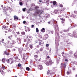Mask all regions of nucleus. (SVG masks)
I'll return each mask as SVG.
<instances>
[{"mask_svg": "<svg viewBox=\"0 0 77 77\" xmlns=\"http://www.w3.org/2000/svg\"><path fill=\"white\" fill-rule=\"evenodd\" d=\"M2 29H5L7 30L5 31V32H7V33H8V32H11V29H8V26H6L5 25H4L2 27Z\"/></svg>", "mask_w": 77, "mask_h": 77, "instance_id": "obj_1", "label": "nucleus"}, {"mask_svg": "<svg viewBox=\"0 0 77 77\" xmlns=\"http://www.w3.org/2000/svg\"><path fill=\"white\" fill-rule=\"evenodd\" d=\"M35 13L37 14H41L42 13V10H37Z\"/></svg>", "mask_w": 77, "mask_h": 77, "instance_id": "obj_2", "label": "nucleus"}, {"mask_svg": "<svg viewBox=\"0 0 77 77\" xmlns=\"http://www.w3.org/2000/svg\"><path fill=\"white\" fill-rule=\"evenodd\" d=\"M2 69H3V70H4V69H5V67L2 66L1 68L0 69V71L2 74H3L4 73V72L2 70Z\"/></svg>", "mask_w": 77, "mask_h": 77, "instance_id": "obj_3", "label": "nucleus"}, {"mask_svg": "<svg viewBox=\"0 0 77 77\" xmlns=\"http://www.w3.org/2000/svg\"><path fill=\"white\" fill-rule=\"evenodd\" d=\"M39 45H42V44H44V42H43V41H42V40H39Z\"/></svg>", "mask_w": 77, "mask_h": 77, "instance_id": "obj_4", "label": "nucleus"}, {"mask_svg": "<svg viewBox=\"0 0 77 77\" xmlns=\"http://www.w3.org/2000/svg\"><path fill=\"white\" fill-rule=\"evenodd\" d=\"M14 17L15 21H17V20H18V17L17 16L15 15L14 16Z\"/></svg>", "mask_w": 77, "mask_h": 77, "instance_id": "obj_5", "label": "nucleus"}, {"mask_svg": "<svg viewBox=\"0 0 77 77\" xmlns=\"http://www.w3.org/2000/svg\"><path fill=\"white\" fill-rule=\"evenodd\" d=\"M47 38H48V35H45L43 37V39L44 40H46L47 39Z\"/></svg>", "mask_w": 77, "mask_h": 77, "instance_id": "obj_6", "label": "nucleus"}, {"mask_svg": "<svg viewBox=\"0 0 77 77\" xmlns=\"http://www.w3.org/2000/svg\"><path fill=\"white\" fill-rule=\"evenodd\" d=\"M34 57H35V60H38V56L37 55H35L34 56Z\"/></svg>", "mask_w": 77, "mask_h": 77, "instance_id": "obj_7", "label": "nucleus"}, {"mask_svg": "<svg viewBox=\"0 0 77 77\" xmlns=\"http://www.w3.org/2000/svg\"><path fill=\"white\" fill-rule=\"evenodd\" d=\"M4 53V54H6V55H7V56H8V55H9V53L8 52L5 51Z\"/></svg>", "mask_w": 77, "mask_h": 77, "instance_id": "obj_8", "label": "nucleus"}, {"mask_svg": "<svg viewBox=\"0 0 77 77\" xmlns=\"http://www.w3.org/2000/svg\"><path fill=\"white\" fill-rule=\"evenodd\" d=\"M41 31L43 33H44V32H45V28H43L42 29H41Z\"/></svg>", "mask_w": 77, "mask_h": 77, "instance_id": "obj_9", "label": "nucleus"}, {"mask_svg": "<svg viewBox=\"0 0 77 77\" xmlns=\"http://www.w3.org/2000/svg\"><path fill=\"white\" fill-rule=\"evenodd\" d=\"M51 72V70H48L47 72V74L48 75H49Z\"/></svg>", "mask_w": 77, "mask_h": 77, "instance_id": "obj_10", "label": "nucleus"}, {"mask_svg": "<svg viewBox=\"0 0 77 77\" xmlns=\"http://www.w3.org/2000/svg\"><path fill=\"white\" fill-rule=\"evenodd\" d=\"M42 66L41 65H40L39 66V69H40L41 70V69H42Z\"/></svg>", "mask_w": 77, "mask_h": 77, "instance_id": "obj_11", "label": "nucleus"}, {"mask_svg": "<svg viewBox=\"0 0 77 77\" xmlns=\"http://www.w3.org/2000/svg\"><path fill=\"white\" fill-rule=\"evenodd\" d=\"M2 61L3 62L5 63L6 61V59L5 58H3L2 59Z\"/></svg>", "mask_w": 77, "mask_h": 77, "instance_id": "obj_12", "label": "nucleus"}, {"mask_svg": "<svg viewBox=\"0 0 77 77\" xmlns=\"http://www.w3.org/2000/svg\"><path fill=\"white\" fill-rule=\"evenodd\" d=\"M53 5H56V4H57V2H56V1H53Z\"/></svg>", "mask_w": 77, "mask_h": 77, "instance_id": "obj_13", "label": "nucleus"}, {"mask_svg": "<svg viewBox=\"0 0 77 77\" xmlns=\"http://www.w3.org/2000/svg\"><path fill=\"white\" fill-rule=\"evenodd\" d=\"M49 64H50V65H52V61L51 60H49L48 62Z\"/></svg>", "mask_w": 77, "mask_h": 77, "instance_id": "obj_14", "label": "nucleus"}, {"mask_svg": "<svg viewBox=\"0 0 77 77\" xmlns=\"http://www.w3.org/2000/svg\"><path fill=\"white\" fill-rule=\"evenodd\" d=\"M10 42V41H7L5 44H7V45H9V44Z\"/></svg>", "mask_w": 77, "mask_h": 77, "instance_id": "obj_15", "label": "nucleus"}, {"mask_svg": "<svg viewBox=\"0 0 77 77\" xmlns=\"http://www.w3.org/2000/svg\"><path fill=\"white\" fill-rule=\"evenodd\" d=\"M29 47L31 49H32L33 48V45H30L29 46Z\"/></svg>", "mask_w": 77, "mask_h": 77, "instance_id": "obj_16", "label": "nucleus"}, {"mask_svg": "<svg viewBox=\"0 0 77 77\" xmlns=\"http://www.w3.org/2000/svg\"><path fill=\"white\" fill-rule=\"evenodd\" d=\"M6 61L7 62H8V63H9L10 62V60H9V59H7L6 60Z\"/></svg>", "mask_w": 77, "mask_h": 77, "instance_id": "obj_17", "label": "nucleus"}, {"mask_svg": "<svg viewBox=\"0 0 77 77\" xmlns=\"http://www.w3.org/2000/svg\"><path fill=\"white\" fill-rule=\"evenodd\" d=\"M55 30H57L59 31V27H58V26H57V27H56V28H55Z\"/></svg>", "mask_w": 77, "mask_h": 77, "instance_id": "obj_18", "label": "nucleus"}, {"mask_svg": "<svg viewBox=\"0 0 77 77\" xmlns=\"http://www.w3.org/2000/svg\"><path fill=\"white\" fill-rule=\"evenodd\" d=\"M26 69L27 71H30V68L29 67H27L26 68Z\"/></svg>", "mask_w": 77, "mask_h": 77, "instance_id": "obj_19", "label": "nucleus"}, {"mask_svg": "<svg viewBox=\"0 0 77 77\" xmlns=\"http://www.w3.org/2000/svg\"><path fill=\"white\" fill-rule=\"evenodd\" d=\"M21 34L22 35H25V32H21Z\"/></svg>", "mask_w": 77, "mask_h": 77, "instance_id": "obj_20", "label": "nucleus"}, {"mask_svg": "<svg viewBox=\"0 0 77 77\" xmlns=\"http://www.w3.org/2000/svg\"><path fill=\"white\" fill-rule=\"evenodd\" d=\"M36 32H37V33H38V32H39V29H38V28H36Z\"/></svg>", "mask_w": 77, "mask_h": 77, "instance_id": "obj_21", "label": "nucleus"}, {"mask_svg": "<svg viewBox=\"0 0 77 77\" xmlns=\"http://www.w3.org/2000/svg\"><path fill=\"white\" fill-rule=\"evenodd\" d=\"M46 65H47L48 66V65H50V64L49 62H48L47 63H46Z\"/></svg>", "mask_w": 77, "mask_h": 77, "instance_id": "obj_22", "label": "nucleus"}, {"mask_svg": "<svg viewBox=\"0 0 77 77\" xmlns=\"http://www.w3.org/2000/svg\"><path fill=\"white\" fill-rule=\"evenodd\" d=\"M26 8H23L22 10L23 12H25L26 11Z\"/></svg>", "mask_w": 77, "mask_h": 77, "instance_id": "obj_23", "label": "nucleus"}, {"mask_svg": "<svg viewBox=\"0 0 77 77\" xmlns=\"http://www.w3.org/2000/svg\"><path fill=\"white\" fill-rule=\"evenodd\" d=\"M60 20H61L62 21H65V19H63V18H61Z\"/></svg>", "mask_w": 77, "mask_h": 77, "instance_id": "obj_24", "label": "nucleus"}, {"mask_svg": "<svg viewBox=\"0 0 77 77\" xmlns=\"http://www.w3.org/2000/svg\"><path fill=\"white\" fill-rule=\"evenodd\" d=\"M38 37H39V38H40V39H42V35H39Z\"/></svg>", "mask_w": 77, "mask_h": 77, "instance_id": "obj_25", "label": "nucleus"}, {"mask_svg": "<svg viewBox=\"0 0 77 77\" xmlns=\"http://www.w3.org/2000/svg\"><path fill=\"white\" fill-rule=\"evenodd\" d=\"M30 30V29L29 28V27L27 28V30L28 31V32H29Z\"/></svg>", "mask_w": 77, "mask_h": 77, "instance_id": "obj_26", "label": "nucleus"}, {"mask_svg": "<svg viewBox=\"0 0 77 77\" xmlns=\"http://www.w3.org/2000/svg\"><path fill=\"white\" fill-rule=\"evenodd\" d=\"M74 56H75V57H77V53H75L74 54Z\"/></svg>", "mask_w": 77, "mask_h": 77, "instance_id": "obj_27", "label": "nucleus"}, {"mask_svg": "<svg viewBox=\"0 0 77 77\" xmlns=\"http://www.w3.org/2000/svg\"><path fill=\"white\" fill-rule=\"evenodd\" d=\"M11 9V8L9 7H8L7 8V10L8 11V10H9Z\"/></svg>", "mask_w": 77, "mask_h": 77, "instance_id": "obj_28", "label": "nucleus"}, {"mask_svg": "<svg viewBox=\"0 0 77 77\" xmlns=\"http://www.w3.org/2000/svg\"><path fill=\"white\" fill-rule=\"evenodd\" d=\"M11 38H12V35H11L10 36H9L8 37V38H9V39H11Z\"/></svg>", "mask_w": 77, "mask_h": 77, "instance_id": "obj_29", "label": "nucleus"}, {"mask_svg": "<svg viewBox=\"0 0 77 77\" xmlns=\"http://www.w3.org/2000/svg\"><path fill=\"white\" fill-rule=\"evenodd\" d=\"M65 9V8H63L61 9V11H64V10Z\"/></svg>", "mask_w": 77, "mask_h": 77, "instance_id": "obj_30", "label": "nucleus"}, {"mask_svg": "<svg viewBox=\"0 0 77 77\" xmlns=\"http://www.w3.org/2000/svg\"><path fill=\"white\" fill-rule=\"evenodd\" d=\"M68 32V30H64V32Z\"/></svg>", "mask_w": 77, "mask_h": 77, "instance_id": "obj_31", "label": "nucleus"}, {"mask_svg": "<svg viewBox=\"0 0 77 77\" xmlns=\"http://www.w3.org/2000/svg\"><path fill=\"white\" fill-rule=\"evenodd\" d=\"M39 7L38 6H36L35 8H34L36 9H38V8H39Z\"/></svg>", "mask_w": 77, "mask_h": 77, "instance_id": "obj_32", "label": "nucleus"}, {"mask_svg": "<svg viewBox=\"0 0 77 77\" xmlns=\"http://www.w3.org/2000/svg\"><path fill=\"white\" fill-rule=\"evenodd\" d=\"M21 64L19 63L18 64V66H19V67H21Z\"/></svg>", "mask_w": 77, "mask_h": 77, "instance_id": "obj_33", "label": "nucleus"}, {"mask_svg": "<svg viewBox=\"0 0 77 77\" xmlns=\"http://www.w3.org/2000/svg\"><path fill=\"white\" fill-rule=\"evenodd\" d=\"M15 44V42H13L12 43V45H14V44Z\"/></svg>", "mask_w": 77, "mask_h": 77, "instance_id": "obj_34", "label": "nucleus"}, {"mask_svg": "<svg viewBox=\"0 0 77 77\" xmlns=\"http://www.w3.org/2000/svg\"><path fill=\"white\" fill-rule=\"evenodd\" d=\"M42 50H43V49L41 48L40 49V51H42Z\"/></svg>", "mask_w": 77, "mask_h": 77, "instance_id": "obj_35", "label": "nucleus"}, {"mask_svg": "<svg viewBox=\"0 0 77 77\" xmlns=\"http://www.w3.org/2000/svg\"><path fill=\"white\" fill-rule=\"evenodd\" d=\"M20 6H22V5H23V3L20 2Z\"/></svg>", "mask_w": 77, "mask_h": 77, "instance_id": "obj_36", "label": "nucleus"}, {"mask_svg": "<svg viewBox=\"0 0 77 77\" xmlns=\"http://www.w3.org/2000/svg\"><path fill=\"white\" fill-rule=\"evenodd\" d=\"M17 39L19 41H21V38H17Z\"/></svg>", "mask_w": 77, "mask_h": 77, "instance_id": "obj_37", "label": "nucleus"}, {"mask_svg": "<svg viewBox=\"0 0 77 77\" xmlns=\"http://www.w3.org/2000/svg\"><path fill=\"white\" fill-rule=\"evenodd\" d=\"M66 64H64L63 65V66H64V68H65L66 67Z\"/></svg>", "mask_w": 77, "mask_h": 77, "instance_id": "obj_38", "label": "nucleus"}, {"mask_svg": "<svg viewBox=\"0 0 77 77\" xmlns=\"http://www.w3.org/2000/svg\"><path fill=\"white\" fill-rule=\"evenodd\" d=\"M60 8H63V5L62 4L60 5Z\"/></svg>", "mask_w": 77, "mask_h": 77, "instance_id": "obj_39", "label": "nucleus"}, {"mask_svg": "<svg viewBox=\"0 0 77 77\" xmlns=\"http://www.w3.org/2000/svg\"><path fill=\"white\" fill-rule=\"evenodd\" d=\"M74 14H77V11H74Z\"/></svg>", "mask_w": 77, "mask_h": 77, "instance_id": "obj_40", "label": "nucleus"}, {"mask_svg": "<svg viewBox=\"0 0 77 77\" xmlns=\"http://www.w3.org/2000/svg\"><path fill=\"white\" fill-rule=\"evenodd\" d=\"M46 47H48V46H49V45H48V44H46Z\"/></svg>", "mask_w": 77, "mask_h": 77, "instance_id": "obj_41", "label": "nucleus"}, {"mask_svg": "<svg viewBox=\"0 0 77 77\" xmlns=\"http://www.w3.org/2000/svg\"><path fill=\"white\" fill-rule=\"evenodd\" d=\"M23 23V24H26V22L25 21H24Z\"/></svg>", "mask_w": 77, "mask_h": 77, "instance_id": "obj_42", "label": "nucleus"}, {"mask_svg": "<svg viewBox=\"0 0 77 77\" xmlns=\"http://www.w3.org/2000/svg\"><path fill=\"white\" fill-rule=\"evenodd\" d=\"M64 64L63 63H61V66H63V65H64Z\"/></svg>", "mask_w": 77, "mask_h": 77, "instance_id": "obj_43", "label": "nucleus"}, {"mask_svg": "<svg viewBox=\"0 0 77 77\" xmlns=\"http://www.w3.org/2000/svg\"><path fill=\"white\" fill-rule=\"evenodd\" d=\"M47 59H50V56H48L47 57Z\"/></svg>", "mask_w": 77, "mask_h": 77, "instance_id": "obj_44", "label": "nucleus"}, {"mask_svg": "<svg viewBox=\"0 0 77 77\" xmlns=\"http://www.w3.org/2000/svg\"><path fill=\"white\" fill-rule=\"evenodd\" d=\"M39 45H37L36 46V48H39Z\"/></svg>", "mask_w": 77, "mask_h": 77, "instance_id": "obj_45", "label": "nucleus"}, {"mask_svg": "<svg viewBox=\"0 0 77 77\" xmlns=\"http://www.w3.org/2000/svg\"><path fill=\"white\" fill-rule=\"evenodd\" d=\"M16 33H17L18 35H20V32H16Z\"/></svg>", "mask_w": 77, "mask_h": 77, "instance_id": "obj_46", "label": "nucleus"}, {"mask_svg": "<svg viewBox=\"0 0 77 77\" xmlns=\"http://www.w3.org/2000/svg\"><path fill=\"white\" fill-rule=\"evenodd\" d=\"M69 74V72H67V74L68 75V74Z\"/></svg>", "mask_w": 77, "mask_h": 77, "instance_id": "obj_47", "label": "nucleus"}, {"mask_svg": "<svg viewBox=\"0 0 77 77\" xmlns=\"http://www.w3.org/2000/svg\"><path fill=\"white\" fill-rule=\"evenodd\" d=\"M65 60V61H66V62H67V61H68V59H66Z\"/></svg>", "mask_w": 77, "mask_h": 77, "instance_id": "obj_48", "label": "nucleus"}, {"mask_svg": "<svg viewBox=\"0 0 77 77\" xmlns=\"http://www.w3.org/2000/svg\"><path fill=\"white\" fill-rule=\"evenodd\" d=\"M32 27L33 28V27H34V25H32Z\"/></svg>", "mask_w": 77, "mask_h": 77, "instance_id": "obj_49", "label": "nucleus"}, {"mask_svg": "<svg viewBox=\"0 0 77 77\" xmlns=\"http://www.w3.org/2000/svg\"><path fill=\"white\" fill-rule=\"evenodd\" d=\"M38 61H41V58H40L38 60Z\"/></svg>", "mask_w": 77, "mask_h": 77, "instance_id": "obj_50", "label": "nucleus"}, {"mask_svg": "<svg viewBox=\"0 0 77 77\" xmlns=\"http://www.w3.org/2000/svg\"><path fill=\"white\" fill-rule=\"evenodd\" d=\"M24 42H26V39H24Z\"/></svg>", "mask_w": 77, "mask_h": 77, "instance_id": "obj_51", "label": "nucleus"}, {"mask_svg": "<svg viewBox=\"0 0 77 77\" xmlns=\"http://www.w3.org/2000/svg\"><path fill=\"white\" fill-rule=\"evenodd\" d=\"M50 23H51L49 21V22H48V23L49 24H50Z\"/></svg>", "mask_w": 77, "mask_h": 77, "instance_id": "obj_52", "label": "nucleus"}, {"mask_svg": "<svg viewBox=\"0 0 77 77\" xmlns=\"http://www.w3.org/2000/svg\"><path fill=\"white\" fill-rule=\"evenodd\" d=\"M49 0H48L46 1V3H48V1H49Z\"/></svg>", "mask_w": 77, "mask_h": 77, "instance_id": "obj_53", "label": "nucleus"}, {"mask_svg": "<svg viewBox=\"0 0 77 77\" xmlns=\"http://www.w3.org/2000/svg\"><path fill=\"white\" fill-rule=\"evenodd\" d=\"M62 24H63L64 23H65L63 21L62 22Z\"/></svg>", "mask_w": 77, "mask_h": 77, "instance_id": "obj_54", "label": "nucleus"}, {"mask_svg": "<svg viewBox=\"0 0 77 77\" xmlns=\"http://www.w3.org/2000/svg\"><path fill=\"white\" fill-rule=\"evenodd\" d=\"M62 54H64V52H63L62 53Z\"/></svg>", "mask_w": 77, "mask_h": 77, "instance_id": "obj_55", "label": "nucleus"}, {"mask_svg": "<svg viewBox=\"0 0 77 77\" xmlns=\"http://www.w3.org/2000/svg\"><path fill=\"white\" fill-rule=\"evenodd\" d=\"M38 16H39V17H41V14H39L38 15Z\"/></svg>", "mask_w": 77, "mask_h": 77, "instance_id": "obj_56", "label": "nucleus"}, {"mask_svg": "<svg viewBox=\"0 0 77 77\" xmlns=\"http://www.w3.org/2000/svg\"><path fill=\"white\" fill-rule=\"evenodd\" d=\"M13 63V61H12L11 63V64H12V63Z\"/></svg>", "mask_w": 77, "mask_h": 77, "instance_id": "obj_57", "label": "nucleus"}, {"mask_svg": "<svg viewBox=\"0 0 77 77\" xmlns=\"http://www.w3.org/2000/svg\"><path fill=\"white\" fill-rule=\"evenodd\" d=\"M5 40H4V39H2V41H4Z\"/></svg>", "mask_w": 77, "mask_h": 77, "instance_id": "obj_58", "label": "nucleus"}, {"mask_svg": "<svg viewBox=\"0 0 77 77\" xmlns=\"http://www.w3.org/2000/svg\"><path fill=\"white\" fill-rule=\"evenodd\" d=\"M59 17H62L60 15V16H59Z\"/></svg>", "mask_w": 77, "mask_h": 77, "instance_id": "obj_59", "label": "nucleus"}, {"mask_svg": "<svg viewBox=\"0 0 77 77\" xmlns=\"http://www.w3.org/2000/svg\"><path fill=\"white\" fill-rule=\"evenodd\" d=\"M39 2H40V3H41V2H42L41 1V0H39Z\"/></svg>", "mask_w": 77, "mask_h": 77, "instance_id": "obj_60", "label": "nucleus"}, {"mask_svg": "<svg viewBox=\"0 0 77 77\" xmlns=\"http://www.w3.org/2000/svg\"><path fill=\"white\" fill-rule=\"evenodd\" d=\"M28 41H30V39H28Z\"/></svg>", "mask_w": 77, "mask_h": 77, "instance_id": "obj_61", "label": "nucleus"}, {"mask_svg": "<svg viewBox=\"0 0 77 77\" xmlns=\"http://www.w3.org/2000/svg\"><path fill=\"white\" fill-rule=\"evenodd\" d=\"M53 2H51L50 3H53Z\"/></svg>", "mask_w": 77, "mask_h": 77, "instance_id": "obj_62", "label": "nucleus"}, {"mask_svg": "<svg viewBox=\"0 0 77 77\" xmlns=\"http://www.w3.org/2000/svg\"><path fill=\"white\" fill-rule=\"evenodd\" d=\"M26 39H28V36H27L26 37Z\"/></svg>", "mask_w": 77, "mask_h": 77, "instance_id": "obj_63", "label": "nucleus"}, {"mask_svg": "<svg viewBox=\"0 0 77 77\" xmlns=\"http://www.w3.org/2000/svg\"><path fill=\"white\" fill-rule=\"evenodd\" d=\"M76 77H77V75H76Z\"/></svg>", "mask_w": 77, "mask_h": 77, "instance_id": "obj_64", "label": "nucleus"}]
</instances>
